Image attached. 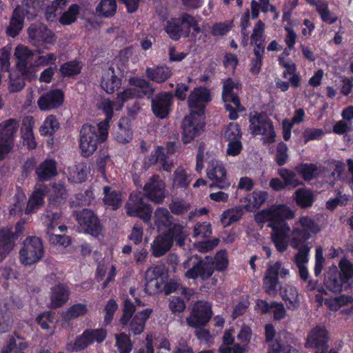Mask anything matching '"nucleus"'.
<instances>
[{
  "mask_svg": "<svg viewBox=\"0 0 353 353\" xmlns=\"http://www.w3.org/2000/svg\"><path fill=\"white\" fill-rule=\"evenodd\" d=\"M176 150V145L173 142H169L165 147L158 146L149 159L148 165H145L146 169L151 164H157L159 168L170 172L174 165L172 156Z\"/></svg>",
  "mask_w": 353,
  "mask_h": 353,
  "instance_id": "9d476101",
  "label": "nucleus"
},
{
  "mask_svg": "<svg viewBox=\"0 0 353 353\" xmlns=\"http://www.w3.org/2000/svg\"><path fill=\"white\" fill-rule=\"evenodd\" d=\"M184 268H189L185 275L187 278L194 279L199 276V259L192 256L183 263Z\"/></svg>",
  "mask_w": 353,
  "mask_h": 353,
  "instance_id": "5fc2aeb1",
  "label": "nucleus"
},
{
  "mask_svg": "<svg viewBox=\"0 0 353 353\" xmlns=\"http://www.w3.org/2000/svg\"><path fill=\"white\" fill-rule=\"evenodd\" d=\"M280 294L285 301L288 309L295 310L299 306L300 301L296 289L290 285H284Z\"/></svg>",
  "mask_w": 353,
  "mask_h": 353,
  "instance_id": "f704fd0d",
  "label": "nucleus"
},
{
  "mask_svg": "<svg viewBox=\"0 0 353 353\" xmlns=\"http://www.w3.org/2000/svg\"><path fill=\"white\" fill-rule=\"evenodd\" d=\"M170 234L172 238L174 239L179 245H183L185 240L188 238L189 232L185 228L180 224H174L170 228Z\"/></svg>",
  "mask_w": 353,
  "mask_h": 353,
  "instance_id": "e2e57ef3",
  "label": "nucleus"
},
{
  "mask_svg": "<svg viewBox=\"0 0 353 353\" xmlns=\"http://www.w3.org/2000/svg\"><path fill=\"white\" fill-rule=\"evenodd\" d=\"M352 303L353 299L345 295L330 298L325 301V304L332 311H338L341 307L347 306Z\"/></svg>",
  "mask_w": 353,
  "mask_h": 353,
  "instance_id": "3c124183",
  "label": "nucleus"
},
{
  "mask_svg": "<svg viewBox=\"0 0 353 353\" xmlns=\"http://www.w3.org/2000/svg\"><path fill=\"white\" fill-rule=\"evenodd\" d=\"M172 216L166 208H159L154 212V223L159 230L170 228L172 223Z\"/></svg>",
  "mask_w": 353,
  "mask_h": 353,
  "instance_id": "ea45409f",
  "label": "nucleus"
},
{
  "mask_svg": "<svg viewBox=\"0 0 353 353\" xmlns=\"http://www.w3.org/2000/svg\"><path fill=\"white\" fill-rule=\"evenodd\" d=\"M345 282L336 266L329 268L325 275L324 285L332 292H337L342 290L343 283Z\"/></svg>",
  "mask_w": 353,
  "mask_h": 353,
  "instance_id": "473e14b6",
  "label": "nucleus"
},
{
  "mask_svg": "<svg viewBox=\"0 0 353 353\" xmlns=\"http://www.w3.org/2000/svg\"><path fill=\"white\" fill-rule=\"evenodd\" d=\"M66 197V190L63 185L61 183H54L52 185V191L50 196V203L58 205L65 200Z\"/></svg>",
  "mask_w": 353,
  "mask_h": 353,
  "instance_id": "13d9d810",
  "label": "nucleus"
},
{
  "mask_svg": "<svg viewBox=\"0 0 353 353\" xmlns=\"http://www.w3.org/2000/svg\"><path fill=\"white\" fill-rule=\"evenodd\" d=\"M74 216L85 232L94 236H99L101 228L93 212L84 209L79 212L74 213Z\"/></svg>",
  "mask_w": 353,
  "mask_h": 353,
  "instance_id": "6ab92c4d",
  "label": "nucleus"
},
{
  "mask_svg": "<svg viewBox=\"0 0 353 353\" xmlns=\"http://www.w3.org/2000/svg\"><path fill=\"white\" fill-rule=\"evenodd\" d=\"M210 101L209 90L203 87L194 89L188 97L190 114L203 117L206 104Z\"/></svg>",
  "mask_w": 353,
  "mask_h": 353,
  "instance_id": "f8f14e48",
  "label": "nucleus"
},
{
  "mask_svg": "<svg viewBox=\"0 0 353 353\" xmlns=\"http://www.w3.org/2000/svg\"><path fill=\"white\" fill-rule=\"evenodd\" d=\"M36 174L41 181H48L57 174L56 163L53 160H46L36 169Z\"/></svg>",
  "mask_w": 353,
  "mask_h": 353,
  "instance_id": "c9c22d12",
  "label": "nucleus"
},
{
  "mask_svg": "<svg viewBox=\"0 0 353 353\" xmlns=\"http://www.w3.org/2000/svg\"><path fill=\"white\" fill-rule=\"evenodd\" d=\"M289 274V270L282 267L281 263L270 262L268 264L263 278V289L270 295H275L279 289V275L284 277Z\"/></svg>",
  "mask_w": 353,
  "mask_h": 353,
  "instance_id": "9b49d317",
  "label": "nucleus"
},
{
  "mask_svg": "<svg viewBox=\"0 0 353 353\" xmlns=\"http://www.w3.org/2000/svg\"><path fill=\"white\" fill-rule=\"evenodd\" d=\"M146 74L152 81L161 83L167 80L172 75V72L168 67H157L147 68Z\"/></svg>",
  "mask_w": 353,
  "mask_h": 353,
  "instance_id": "a18cd8bd",
  "label": "nucleus"
},
{
  "mask_svg": "<svg viewBox=\"0 0 353 353\" xmlns=\"http://www.w3.org/2000/svg\"><path fill=\"white\" fill-rule=\"evenodd\" d=\"M33 120L26 119L23 121L21 127V138L24 145H27L28 149L36 148L37 143L33 134Z\"/></svg>",
  "mask_w": 353,
  "mask_h": 353,
  "instance_id": "e433bc0d",
  "label": "nucleus"
},
{
  "mask_svg": "<svg viewBox=\"0 0 353 353\" xmlns=\"http://www.w3.org/2000/svg\"><path fill=\"white\" fill-rule=\"evenodd\" d=\"M241 88L239 81L228 79L223 82L222 99L225 103L232 102L239 111H243L244 108L241 105L237 92Z\"/></svg>",
  "mask_w": 353,
  "mask_h": 353,
  "instance_id": "4be33fe9",
  "label": "nucleus"
},
{
  "mask_svg": "<svg viewBox=\"0 0 353 353\" xmlns=\"http://www.w3.org/2000/svg\"><path fill=\"white\" fill-rule=\"evenodd\" d=\"M65 174L70 182L82 183L87 180L90 174V168L85 163H77L68 167Z\"/></svg>",
  "mask_w": 353,
  "mask_h": 353,
  "instance_id": "c756f323",
  "label": "nucleus"
},
{
  "mask_svg": "<svg viewBox=\"0 0 353 353\" xmlns=\"http://www.w3.org/2000/svg\"><path fill=\"white\" fill-rule=\"evenodd\" d=\"M116 276L115 265L108 261H103L99 263L96 270V279L101 281L105 279L102 284V288H105L110 282L114 280Z\"/></svg>",
  "mask_w": 353,
  "mask_h": 353,
  "instance_id": "cd10ccee",
  "label": "nucleus"
},
{
  "mask_svg": "<svg viewBox=\"0 0 353 353\" xmlns=\"http://www.w3.org/2000/svg\"><path fill=\"white\" fill-rule=\"evenodd\" d=\"M46 194V188H39L30 195L25 209L26 214L34 213L44 204V196Z\"/></svg>",
  "mask_w": 353,
  "mask_h": 353,
  "instance_id": "72a5a7b5",
  "label": "nucleus"
},
{
  "mask_svg": "<svg viewBox=\"0 0 353 353\" xmlns=\"http://www.w3.org/2000/svg\"><path fill=\"white\" fill-rule=\"evenodd\" d=\"M103 202L105 205L116 210L121 205L122 198L121 193L115 189L109 187H103Z\"/></svg>",
  "mask_w": 353,
  "mask_h": 353,
  "instance_id": "4c0bfd02",
  "label": "nucleus"
},
{
  "mask_svg": "<svg viewBox=\"0 0 353 353\" xmlns=\"http://www.w3.org/2000/svg\"><path fill=\"white\" fill-rule=\"evenodd\" d=\"M172 245V238L169 234H160L151 243L152 254L155 257L163 256Z\"/></svg>",
  "mask_w": 353,
  "mask_h": 353,
  "instance_id": "2f4dec72",
  "label": "nucleus"
},
{
  "mask_svg": "<svg viewBox=\"0 0 353 353\" xmlns=\"http://www.w3.org/2000/svg\"><path fill=\"white\" fill-rule=\"evenodd\" d=\"M298 172L305 181H311L323 173V168L316 165L304 164L297 168Z\"/></svg>",
  "mask_w": 353,
  "mask_h": 353,
  "instance_id": "49530a36",
  "label": "nucleus"
},
{
  "mask_svg": "<svg viewBox=\"0 0 353 353\" xmlns=\"http://www.w3.org/2000/svg\"><path fill=\"white\" fill-rule=\"evenodd\" d=\"M101 87L108 94L114 93L121 85V75L119 69L113 67L105 68L102 72Z\"/></svg>",
  "mask_w": 353,
  "mask_h": 353,
  "instance_id": "412c9836",
  "label": "nucleus"
},
{
  "mask_svg": "<svg viewBox=\"0 0 353 353\" xmlns=\"http://www.w3.org/2000/svg\"><path fill=\"white\" fill-rule=\"evenodd\" d=\"M19 126V122L14 119H9L1 122L0 143H6L14 146V138Z\"/></svg>",
  "mask_w": 353,
  "mask_h": 353,
  "instance_id": "bb28decb",
  "label": "nucleus"
},
{
  "mask_svg": "<svg viewBox=\"0 0 353 353\" xmlns=\"http://www.w3.org/2000/svg\"><path fill=\"white\" fill-rule=\"evenodd\" d=\"M329 336L327 330L323 325H317L312 329L307 336L305 347L315 348L316 353L325 352L327 349V343Z\"/></svg>",
  "mask_w": 353,
  "mask_h": 353,
  "instance_id": "f3484780",
  "label": "nucleus"
},
{
  "mask_svg": "<svg viewBox=\"0 0 353 353\" xmlns=\"http://www.w3.org/2000/svg\"><path fill=\"white\" fill-rule=\"evenodd\" d=\"M70 291L66 285L59 283L51 288L50 293V306L58 308L66 303L69 299Z\"/></svg>",
  "mask_w": 353,
  "mask_h": 353,
  "instance_id": "c85d7f7f",
  "label": "nucleus"
},
{
  "mask_svg": "<svg viewBox=\"0 0 353 353\" xmlns=\"http://www.w3.org/2000/svg\"><path fill=\"white\" fill-rule=\"evenodd\" d=\"M64 94L61 90H52L40 95L37 105L41 111H50L62 105Z\"/></svg>",
  "mask_w": 353,
  "mask_h": 353,
  "instance_id": "aec40b11",
  "label": "nucleus"
},
{
  "mask_svg": "<svg viewBox=\"0 0 353 353\" xmlns=\"http://www.w3.org/2000/svg\"><path fill=\"white\" fill-rule=\"evenodd\" d=\"M108 136L102 139L97 125L90 124L83 125L80 132L79 143L82 154L85 157L92 154L97 150L98 144L105 141Z\"/></svg>",
  "mask_w": 353,
  "mask_h": 353,
  "instance_id": "0eeeda50",
  "label": "nucleus"
},
{
  "mask_svg": "<svg viewBox=\"0 0 353 353\" xmlns=\"http://www.w3.org/2000/svg\"><path fill=\"white\" fill-rule=\"evenodd\" d=\"M26 199L25 193L21 190H17L14 196V201L10 209V214L12 216H16L22 212Z\"/></svg>",
  "mask_w": 353,
  "mask_h": 353,
  "instance_id": "680f3d73",
  "label": "nucleus"
},
{
  "mask_svg": "<svg viewBox=\"0 0 353 353\" xmlns=\"http://www.w3.org/2000/svg\"><path fill=\"white\" fill-rule=\"evenodd\" d=\"M80 12V7L77 4H72L67 11L64 12L59 18V23L68 26L74 22Z\"/></svg>",
  "mask_w": 353,
  "mask_h": 353,
  "instance_id": "4d7b16f0",
  "label": "nucleus"
},
{
  "mask_svg": "<svg viewBox=\"0 0 353 353\" xmlns=\"http://www.w3.org/2000/svg\"><path fill=\"white\" fill-rule=\"evenodd\" d=\"M178 19H172L167 22L165 31L172 39L178 40L183 34V29Z\"/></svg>",
  "mask_w": 353,
  "mask_h": 353,
  "instance_id": "6e6d98bb",
  "label": "nucleus"
},
{
  "mask_svg": "<svg viewBox=\"0 0 353 353\" xmlns=\"http://www.w3.org/2000/svg\"><path fill=\"white\" fill-rule=\"evenodd\" d=\"M116 345L120 353H130L132 343L128 335L121 333L115 335Z\"/></svg>",
  "mask_w": 353,
  "mask_h": 353,
  "instance_id": "69168bd1",
  "label": "nucleus"
},
{
  "mask_svg": "<svg viewBox=\"0 0 353 353\" xmlns=\"http://www.w3.org/2000/svg\"><path fill=\"white\" fill-rule=\"evenodd\" d=\"M294 216V212L285 205H272L255 214L254 219L259 224L268 223L272 230L271 239L278 252H283L288 247L289 242L293 248H298L302 243L316 234L320 228L310 217L302 216L295 221L292 230V238L289 241L290 227L283 222Z\"/></svg>",
  "mask_w": 353,
  "mask_h": 353,
  "instance_id": "f257e3e1",
  "label": "nucleus"
},
{
  "mask_svg": "<svg viewBox=\"0 0 353 353\" xmlns=\"http://www.w3.org/2000/svg\"><path fill=\"white\" fill-rule=\"evenodd\" d=\"M59 128V123L57 117L52 114L48 115L43 121L39 128L42 136H51Z\"/></svg>",
  "mask_w": 353,
  "mask_h": 353,
  "instance_id": "de8ad7c7",
  "label": "nucleus"
},
{
  "mask_svg": "<svg viewBox=\"0 0 353 353\" xmlns=\"http://www.w3.org/2000/svg\"><path fill=\"white\" fill-rule=\"evenodd\" d=\"M28 36L33 45L43 47L48 50L55 42L54 34L44 26H30L28 28Z\"/></svg>",
  "mask_w": 353,
  "mask_h": 353,
  "instance_id": "dca6fc26",
  "label": "nucleus"
},
{
  "mask_svg": "<svg viewBox=\"0 0 353 353\" xmlns=\"http://www.w3.org/2000/svg\"><path fill=\"white\" fill-rule=\"evenodd\" d=\"M88 308L85 304L77 303L71 306L64 314L63 318L66 320L74 319L80 316L85 314Z\"/></svg>",
  "mask_w": 353,
  "mask_h": 353,
  "instance_id": "338daca9",
  "label": "nucleus"
},
{
  "mask_svg": "<svg viewBox=\"0 0 353 353\" xmlns=\"http://www.w3.org/2000/svg\"><path fill=\"white\" fill-rule=\"evenodd\" d=\"M211 317V305L207 301H199L193 305L186 321L190 326L197 327L207 324Z\"/></svg>",
  "mask_w": 353,
  "mask_h": 353,
  "instance_id": "2eb2a0df",
  "label": "nucleus"
},
{
  "mask_svg": "<svg viewBox=\"0 0 353 353\" xmlns=\"http://www.w3.org/2000/svg\"><path fill=\"white\" fill-rule=\"evenodd\" d=\"M68 3V0H54L46 9V17L48 21H54L57 18V12L62 10Z\"/></svg>",
  "mask_w": 353,
  "mask_h": 353,
  "instance_id": "603ef678",
  "label": "nucleus"
},
{
  "mask_svg": "<svg viewBox=\"0 0 353 353\" xmlns=\"http://www.w3.org/2000/svg\"><path fill=\"white\" fill-rule=\"evenodd\" d=\"M192 180V175L188 174L182 167H178L174 172L173 185L175 187L186 188Z\"/></svg>",
  "mask_w": 353,
  "mask_h": 353,
  "instance_id": "09e8293b",
  "label": "nucleus"
},
{
  "mask_svg": "<svg viewBox=\"0 0 353 353\" xmlns=\"http://www.w3.org/2000/svg\"><path fill=\"white\" fill-rule=\"evenodd\" d=\"M265 343H268L269 349L273 353L284 352V347L288 345H283L280 341L281 334H277L272 324H266L264 326Z\"/></svg>",
  "mask_w": 353,
  "mask_h": 353,
  "instance_id": "7c9ffc66",
  "label": "nucleus"
},
{
  "mask_svg": "<svg viewBox=\"0 0 353 353\" xmlns=\"http://www.w3.org/2000/svg\"><path fill=\"white\" fill-rule=\"evenodd\" d=\"M248 130L252 135H261L265 142L275 141L276 133L272 121L261 113L250 114Z\"/></svg>",
  "mask_w": 353,
  "mask_h": 353,
  "instance_id": "39448f33",
  "label": "nucleus"
},
{
  "mask_svg": "<svg viewBox=\"0 0 353 353\" xmlns=\"http://www.w3.org/2000/svg\"><path fill=\"white\" fill-rule=\"evenodd\" d=\"M17 234H13L10 229L5 228L0 230V255L6 256L14 247L15 240L18 234L22 232V224L19 222L16 225Z\"/></svg>",
  "mask_w": 353,
  "mask_h": 353,
  "instance_id": "5701e85b",
  "label": "nucleus"
},
{
  "mask_svg": "<svg viewBox=\"0 0 353 353\" xmlns=\"http://www.w3.org/2000/svg\"><path fill=\"white\" fill-rule=\"evenodd\" d=\"M43 256V248L41 239L36 236L27 238L19 251L20 262L30 265L39 261Z\"/></svg>",
  "mask_w": 353,
  "mask_h": 353,
  "instance_id": "6e6552de",
  "label": "nucleus"
},
{
  "mask_svg": "<svg viewBox=\"0 0 353 353\" xmlns=\"http://www.w3.org/2000/svg\"><path fill=\"white\" fill-rule=\"evenodd\" d=\"M268 198V193L262 190H254L248 197V203L246 205L248 210L252 208H259L263 205Z\"/></svg>",
  "mask_w": 353,
  "mask_h": 353,
  "instance_id": "8fccbe9b",
  "label": "nucleus"
},
{
  "mask_svg": "<svg viewBox=\"0 0 353 353\" xmlns=\"http://www.w3.org/2000/svg\"><path fill=\"white\" fill-rule=\"evenodd\" d=\"M278 174L283 180L286 188H294L302 184L301 181L297 179L296 173L291 170L281 168L278 170Z\"/></svg>",
  "mask_w": 353,
  "mask_h": 353,
  "instance_id": "864d4df0",
  "label": "nucleus"
},
{
  "mask_svg": "<svg viewBox=\"0 0 353 353\" xmlns=\"http://www.w3.org/2000/svg\"><path fill=\"white\" fill-rule=\"evenodd\" d=\"M148 199L154 203H160L165 197V184L159 178L152 177L144 185Z\"/></svg>",
  "mask_w": 353,
  "mask_h": 353,
  "instance_id": "b1692460",
  "label": "nucleus"
},
{
  "mask_svg": "<svg viewBox=\"0 0 353 353\" xmlns=\"http://www.w3.org/2000/svg\"><path fill=\"white\" fill-rule=\"evenodd\" d=\"M132 138V132L127 119H121L119 123L118 128L115 132V139L117 141L125 143Z\"/></svg>",
  "mask_w": 353,
  "mask_h": 353,
  "instance_id": "37998d69",
  "label": "nucleus"
},
{
  "mask_svg": "<svg viewBox=\"0 0 353 353\" xmlns=\"http://www.w3.org/2000/svg\"><path fill=\"white\" fill-rule=\"evenodd\" d=\"M243 214V209L235 207L223 211L221 215V223L224 227L230 225L234 222L239 221Z\"/></svg>",
  "mask_w": 353,
  "mask_h": 353,
  "instance_id": "c03bdc74",
  "label": "nucleus"
},
{
  "mask_svg": "<svg viewBox=\"0 0 353 353\" xmlns=\"http://www.w3.org/2000/svg\"><path fill=\"white\" fill-rule=\"evenodd\" d=\"M172 99V95L169 92L157 95L152 101V109L154 114L161 119L165 118L170 111Z\"/></svg>",
  "mask_w": 353,
  "mask_h": 353,
  "instance_id": "a878e982",
  "label": "nucleus"
},
{
  "mask_svg": "<svg viewBox=\"0 0 353 353\" xmlns=\"http://www.w3.org/2000/svg\"><path fill=\"white\" fill-rule=\"evenodd\" d=\"M150 92L151 88L145 80L132 78L130 80V87L118 93L114 102L108 98L101 99L97 104L98 109L105 114V120L97 124L101 138L104 139L108 135L109 123L112 118L114 110H120L124 103L128 100L143 97L149 95Z\"/></svg>",
  "mask_w": 353,
  "mask_h": 353,
  "instance_id": "f03ea898",
  "label": "nucleus"
},
{
  "mask_svg": "<svg viewBox=\"0 0 353 353\" xmlns=\"http://www.w3.org/2000/svg\"><path fill=\"white\" fill-rule=\"evenodd\" d=\"M117 8L116 0H101L97 5L95 11L98 16L109 18L116 13Z\"/></svg>",
  "mask_w": 353,
  "mask_h": 353,
  "instance_id": "79ce46f5",
  "label": "nucleus"
},
{
  "mask_svg": "<svg viewBox=\"0 0 353 353\" xmlns=\"http://www.w3.org/2000/svg\"><path fill=\"white\" fill-rule=\"evenodd\" d=\"M206 175L214 183H223L227 178V170L221 161L212 159L208 162Z\"/></svg>",
  "mask_w": 353,
  "mask_h": 353,
  "instance_id": "393cba45",
  "label": "nucleus"
},
{
  "mask_svg": "<svg viewBox=\"0 0 353 353\" xmlns=\"http://www.w3.org/2000/svg\"><path fill=\"white\" fill-rule=\"evenodd\" d=\"M107 336L105 330L99 328L95 330H87L76 340L74 343H68L66 349L68 351H79L97 342H103Z\"/></svg>",
  "mask_w": 353,
  "mask_h": 353,
  "instance_id": "4468645a",
  "label": "nucleus"
},
{
  "mask_svg": "<svg viewBox=\"0 0 353 353\" xmlns=\"http://www.w3.org/2000/svg\"><path fill=\"white\" fill-rule=\"evenodd\" d=\"M170 234L172 238L174 239L179 245H183L185 240L188 238L189 232L185 228L180 224H174L170 228Z\"/></svg>",
  "mask_w": 353,
  "mask_h": 353,
  "instance_id": "0e129e2a",
  "label": "nucleus"
},
{
  "mask_svg": "<svg viewBox=\"0 0 353 353\" xmlns=\"http://www.w3.org/2000/svg\"><path fill=\"white\" fill-rule=\"evenodd\" d=\"M203 127L204 117L189 114L183 121V141L185 143H190L201 133Z\"/></svg>",
  "mask_w": 353,
  "mask_h": 353,
  "instance_id": "a211bd4d",
  "label": "nucleus"
},
{
  "mask_svg": "<svg viewBox=\"0 0 353 353\" xmlns=\"http://www.w3.org/2000/svg\"><path fill=\"white\" fill-rule=\"evenodd\" d=\"M62 216L59 212L49 214L46 216L45 225L46 227V234L57 232V228L60 232H64L67 230L66 226L61 224Z\"/></svg>",
  "mask_w": 353,
  "mask_h": 353,
  "instance_id": "58836bf2",
  "label": "nucleus"
},
{
  "mask_svg": "<svg viewBox=\"0 0 353 353\" xmlns=\"http://www.w3.org/2000/svg\"><path fill=\"white\" fill-rule=\"evenodd\" d=\"M168 273L163 265L149 268L145 273V290L149 294L160 292L168 281Z\"/></svg>",
  "mask_w": 353,
  "mask_h": 353,
  "instance_id": "423d86ee",
  "label": "nucleus"
},
{
  "mask_svg": "<svg viewBox=\"0 0 353 353\" xmlns=\"http://www.w3.org/2000/svg\"><path fill=\"white\" fill-rule=\"evenodd\" d=\"M294 200L299 206L306 208L312 205L314 195L310 189L299 188L294 192Z\"/></svg>",
  "mask_w": 353,
  "mask_h": 353,
  "instance_id": "a19ab883",
  "label": "nucleus"
},
{
  "mask_svg": "<svg viewBox=\"0 0 353 353\" xmlns=\"http://www.w3.org/2000/svg\"><path fill=\"white\" fill-rule=\"evenodd\" d=\"M26 9L17 8L11 18L10 26L7 29V33L10 37H16L23 28V19L26 15L28 19H32L39 12L41 3L39 0H24Z\"/></svg>",
  "mask_w": 353,
  "mask_h": 353,
  "instance_id": "20e7f679",
  "label": "nucleus"
},
{
  "mask_svg": "<svg viewBox=\"0 0 353 353\" xmlns=\"http://www.w3.org/2000/svg\"><path fill=\"white\" fill-rule=\"evenodd\" d=\"M17 60V67L21 73L30 80L37 77V70L32 63L33 52L28 47L19 45L15 48L14 52Z\"/></svg>",
  "mask_w": 353,
  "mask_h": 353,
  "instance_id": "1a4fd4ad",
  "label": "nucleus"
},
{
  "mask_svg": "<svg viewBox=\"0 0 353 353\" xmlns=\"http://www.w3.org/2000/svg\"><path fill=\"white\" fill-rule=\"evenodd\" d=\"M342 278L345 282L353 281V264L348 260L341 259L339 263Z\"/></svg>",
  "mask_w": 353,
  "mask_h": 353,
  "instance_id": "774afa93",
  "label": "nucleus"
},
{
  "mask_svg": "<svg viewBox=\"0 0 353 353\" xmlns=\"http://www.w3.org/2000/svg\"><path fill=\"white\" fill-rule=\"evenodd\" d=\"M136 310L135 306L130 300H125L124 302L123 315L120 319V323L125 326L129 323L130 330L135 334H140L145 329V325L147 320L150 318L153 310L146 308L138 312L132 317Z\"/></svg>",
  "mask_w": 353,
  "mask_h": 353,
  "instance_id": "7ed1b4c3",
  "label": "nucleus"
},
{
  "mask_svg": "<svg viewBox=\"0 0 353 353\" xmlns=\"http://www.w3.org/2000/svg\"><path fill=\"white\" fill-rule=\"evenodd\" d=\"M13 323L10 312L3 304H0V332H8Z\"/></svg>",
  "mask_w": 353,
  "mask_h": 353,
  "instance_id": "bf43d9fd",
  "label": "nucleus"
},
{
  "mask_svg": "<svg viewBox=\"0 0 353 353\" xmlns=\"http://www.w3.org/2000/svg\"><path fill=\"white\" fill-rule=\"evenodd\" d=\"M47 236L49 242L60 249L65 248L71 243V240L68 236L57 234L56 232L47 234Z\"/></svg>",
  "mask_w": 353,
  "mask_h": 353,
  "instance_id": "052dcab7",
  "label": "nucleus"
},
{
  "mask_svg": "<svg viewBox=\"0 0 353 353\" xmlns=\"http://www.w3.org/2000/svg\"><path fill=\"white\" fill-rule=\"evenodd\" d=\"M128 215L137 216L143 219L145 223L150 220L152 209L147 204L143 203L141 193H133L125 206Z\"/></svg>",
  "mask_w": 353,
  "mask_h": 353,
  "instance_id": "ddd939ff",
  "label": "nucleus"
}]
</instances>
